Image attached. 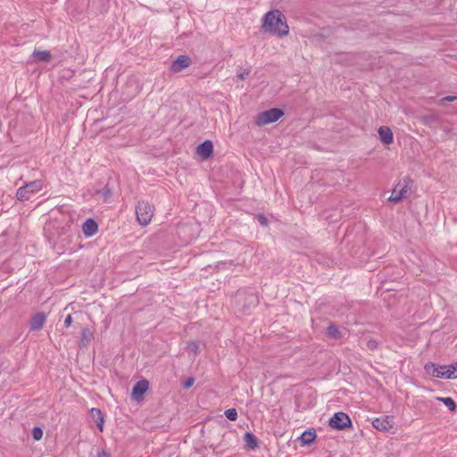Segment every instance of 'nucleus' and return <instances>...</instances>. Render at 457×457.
I'll return each instance as SVG.
<instances>
[{
  "label": "nucleus",
  "instance_id": "f257e3e1",
  "mask_svg": "<svg viewBox=\"0 0 457 457\" xmlns=\"http://www.w3.org/2000/svg\"><path fill=\"white\" fill-rule=\"evenodd\" d=\"M262 29L264 32L285 37L289 32L284 14L278 10L267 12L262 19Z\"/></svg>",
  "mask_w": 457,
  "mask_h": 457
},
{
  "label": "nucleus",
  "instance_id": "f03ea898",
  "mask_svg": "<svg viewBox=\"0 0 457 457\" xmlns=\"http://www.w3.org/2000/svg\"><path fill=\"white\" fill-rule=\"evenodd\" d=\"M411 180L408 179H404L402 181H399L395 187H394L389 201L397 203L403 198H406L411 194Z\"/></svg>",
  "mask_w": 457,
  "mask_h": 457
},
{
  "label": "nucleus",
  "instance_id": "7ed1b4c3",
  "mask_svg": "<svg viewBox=\"0 0 457 457\" xmlns=\"http://www.w3.org/2000/svg\"><path fill=\"white\" fill-rule=\"evenodd\" d=\"M43 188V182L39 179L27 183L21 187L16 193V196L20 201L29 200L30 196Z\"/></svg>",
  "mask_w": 457,
  "mask_h": 457
},
{
  "label": "nucleus",
  "instance_id": "20e7f679",
  "mask_svg": "<svg viewBox=\"0 0 457 457\" xmlns=\"http://www.w3.org/2000/svg\"><path fill=\"white\" fill-rule=\"evenodd\" d=\"M138 222L145 226L149 224L154 215V207L147 202H138L136 209Z\"/></svg>",
  "mask_w": 457,
  "mask_h": 457
},
{
  "label": "nucleus",
  "instance_id": "39448f33",
  "mask_svg": "<svg viewBox=\"0 0 457 457\" xmlns=\"http://www.w3.org/2000/svg\"><path fill=\"white\" fill-rule=\"evenodd\" d=\"M352 424L351 419L347 414L345 412H337L335 413L330 420H329V426L332 428L337 429V430H343L348 427H350Z\"/></svg>",
  "mask_w": 457,
  "mask_h": 457
},
{
  "label": "nucleus",
  "instance_id": "423d86ee",
  "mask_svg": "<svg viewBox=\"0 0 457 457\" xmlns=\"http://www.w3.org/2000/svg\"><path fill=\"white\" fill-rule=\"evenodd\" d=\"M372 425L379 431L389 432L394 428V420L389 416L376 418L373 420Z\"/></svg>",
  "mask_w": 457,
  "mask_h": 457
},
{
  "label": "nucleus",
  "instance_id": "0eeeda50",
  "mask_svg": "<svg viewBox=\"0 0 457 457\" xmlns=\"http://www.w3.org/2000/svg\"><path fill=\"white\" fill-rule=\"evenodd\" d=\"M192 63L191 59L187 55H179L171 63L170 71L174 73L180 72L184 69L189 67Z\"/></svg>",
  "mask_w": 457,
  "mask_h": 457
},
{
  "label": "nucleus",
  "instance_id": "6e6552de",
  "mask_svg": "<svg viewBox=\"0 0 457 457\" xmlns=\"http://www.w3.org/2000/svg\"><path fill=\"white\" fill-rule=\"evenodd\" d=\"M149 387V383L145 379L139 380L136 383L132 389L131 397L134 400L138 401L142 398L144 394L147 391Z\"/></svg>",
  "mask_w": 457,
  "mask_h": 457
},
{
  "label": "nucleus",
  "instance_id": "1a4fd4ad",
  "mask_svg": "<svg viewBox=\"0 0 457 457\" xmlns=\"http://www.w3.org/2000/svg\"><path fill=\"white\" fill-rule=\"evenodd\" d=\"M213 151V145L212 141L206 140L201 145H199L196 148V154L203 159H208Z\"/></svg>",
  "mask_w": 457,
  "mask_h": 457
},
{
  "label": "nucleus",
  "instance_id": "9d476101",
  "mask_svg": "<svg viewBox=\"0 0 457 457\" xmlns=\"http://www.w3.org/2000/svg\"><path fill=\"white\" fill-rule=\"evenodd\" d=\"M378 137H379L380 141L384 145H388L393 143L394 136H393V132H392V130H391V129L389 127L381 126L378 129Z\"/></svg>",
  "mask_w": 457,
  "mask_h": 457
},
{
  "label": "nucleus",
  "instance_id": "9b49d317",
  "mask_svg": "<svg viewBox=\"0 0 457 457\" xmlns=\"http://www.w3.org/2000/svg\"><path fill=\"white\" fill-rule=\"evenodd\" d=\"M424 370L428 375L437 378H443V366H438L435 363L428 362L425 364Z\"/></svg>",
  "mask_w": 457,
  "mask_h": 457
},
{
  "label": "nucleus",
  "instance_id": "f8f14e48",
  "mask_svg": "<svg viewBox=\"0 0 457 457\" xmlns=\"http://www.w3.org/2000/svg\"><path fill=\"white\" fill-rule=\"evenodd\" d=\"M82 230L85 236L92 237L96 234L98 226L94 220L88 219L84 222Z\"/></svg>",
  "mask_w": 457,
  "mask_h": 457
},
{
  "label": "nucleus",
  "instance_id": "ddd939ff",
  "mask_svg": "<svg viewBox=\"0 0 457 457\" xmlns=\"http://www.w3.org/2000/svg\"><path fill=\"white\" fill-rule=\"evenodd\" d=\"M46 321V315L42 312L35 314L30 320V329L38 330L42 328Z\"/></svg>",
  "mask_w": 457,
  "mask_h": 457
},
{
  "label": "nucleus",
  "instance_id": "4468645a",
  "mask_svg": "<svg viewBox=\"0 0 457 457\" xmlns=\"http://www.w3.org/2000/svg\"><path fill=\"white\" fill-rule=\"evenodd\" d=\"M443 378L454 379L457 378V362L452 365H443Z\"/></svg>",
  "mask_w": 457,
  "mask_h": 457
},
{
  "label": "nucleus",
  "instance_id": "2eb2a0df",
  "mask_svg": "<svg viewBox=\"0 0 457 457\" xmlns=\"http://www.w3.org/2000/svg\"><path fill=\"white\" fill-rule=\"evenodd\" d=\"M280 117L281 116H256L254 122L258 126H264L276 122Z\"/></svg>",
  "mask_w": 457,
  "mask_h": 457
},
{
  "label": "nucleus",
  "instance_id": "dca6fc26",
  "mask_svg": "<svg viewBox=\"0 0 457 457\" xmlns=\"http://www.w3.org/2000/svg\"><path fill=\"white\" fill-rule=\"evenodd\" d=\"M244 441L250 449L253 450L258 446L257 437L251 432L245 434Z\"/></svg>",
  "mask_w": 457,
  "mask_h": 457
},
{
  "label": "nucleus",
  "instance_id": "f3484780",
  "mask_svg": "<svg viewBox=\"0 0 457 457\" xmlns=\"http://www.w3.org/2000/svg\"><path fill=\"white\" fill-rule=\"evenodd\" d=\"M33 56L37 61L49 62L51 60V54L46 50H35Z\"/></svg>",
  "mask_w": 457,
  "mask_h": 457
},
{
  "label": "nucleus",
  "instance_id": "a211bd4d",
  "mask_svg": "<svg viewBox=\"0 0 457 457\" xmlns=\"http://www.w3.org/2000/svg\"><path fill=\"white\" fill-rule=\"evenodd\" d=\"M90 413L92 417L96 420L98 428L102 431L104 428V418L102 416L100 409L92 408L90 410Z\"/></svg>",
  "mask_w": 457,
  "mask_h": 457
},
{
  "label": "nucleus",
  "instance_id": "6ab92c4d",
  "mask_svg": "<svg viewBox=\"0 0 457 457\" xmlns=\"http://www.w3.org/2000/svg\"><path fill=\"white\" fill-rule=\"evenodd\" d=\"M94 337L93 331L88 328H84L81 331V340L82 342L88 343Z\"/></svg>",
  "mask_w": 457,
  "mask_h": 457
},
{
  "label": "nucleus",
  "instance_id": "aec40b11",
  "mask_svg": "<svg viewBox=\"0 0 457 457\" xmlns=\"http://www.w3.org/2000/svg\"><path fill=\"white\" fill-rule=\"evenodd\" d=\"M186 349L187 352L196 355L199 353V344L196 341H190L187 343Z\"/></svg>",
  "mask_w": 457,
  "mask_h": 457
},
{
  "label": "nucleus",
  "instance_id": "412c9836",
  "mask_svg": "<svg viewBox=\"0 0 457 457\" xmlns=\"http://www.w3.org/2000/svg\"><path fill=\"white\" fill-rule=\"evenodd\" d=\"M224 414L229 420L234 421L237 419V411L234 408L226 410Z\"/></svg>",
  "mask_w": 457,
  "mask_h": 457
},
{
  "label": "nucleus",
  "instance_id": "4be33fe9",
  "mask_svg": "<svg viewBox=\"0 0 457 457\" xmlns=\"http://www.w3.org/2000/svg\"><path fill=\"white\" fill-rule=\"evenodd\" d=\"M451 411H454L455 403L451 397H442L439 398Z\"/></svg>",
  "mask_w": 457,
  "mask_h": 457
},
{
  "label": "nucleus",
  "instance_id": "5701e85b",
  "mask_svg": "<svg viewBox=\"0 0 457 457\" xmlns=\"http://www.w3.org/2000/svg\"><path fill=\"white\" fill-rule=\"evenodd\" d=\"M327 333L328 336L334 337V338H337L338 337V329L335 326V325H330L327 328Z\"/></svg>",
  "mask_w": 457,
  "mask_h": 457
},
{
  "label": "nucleus",
  "instance_id": "b1692460",
  "mask_svg": "<svg viewBox=\"0 0 457 457\" xmlns=\"http://www.w3.org/2000/svg\"><path fill=\"white\" fill-rule=\"evenodd\" d=\"M43 434V430L39 427H35L32 430L33 438L37 441L42 439Z\"/></svg>",
  "mask_w": 457,
  "mask_h": 457
},
{
  "label": "nucleus",
  "instance_id": "393cba45",
  "mask_svg": "<svg viewBox=\"0 0 457 457\" xmlns=\"http://www.w3.org/2000/svg\"><path fill=\"white\" fill-rule=\"evenodd\" d=\"M259 114H285V113L282 109L271 108L270 110L263 111V112H260Z\"/></svg>",
  "mask_w": 457,
  "mask_h": 457
},
{
  "label": "nucleus",
  "instance_id": "a878e982",
  "mask_svg": "<svg viewBox=\"0 0 457 457\" xmlns=\"http://www.w3.org/2000/svg\"><path fill=\"white\" fill-rule=\"evenodd\" d=\"M302 439L306 444L311 443L314 439V435L311 432H304L302 436Z\"/></svg>",
  "mask_w": 457,
  "mask_h": 457
},
{
  "label": "nucleus",
  "instance_id": "bb28decb",
  "mask_svg": "<svg viewBox=\"0 0 457 457\" xmlns=\"http://www.w3.org/2000/svg\"><path fill=\"white\" fill-rule=\"evenodd\" d=\"M456 99H457V96H446V97L441 98L440 103H441V104H445V103L453 102Z\"/></svg>",
  "mask_w": 457,
  "mask_h": 457
},
{
  "label": "nucleus",
  "instance_id": "cd10ccee",
  "mask_svg": "<svg viewBox=\"0 0 457 457\" xmlns=\"http://www.w3.org/2000/svg\"><path fill=\"white\" fill-rule=\"evenodd\" d=\"M98 195L100 197H103L104 201H106L107 198L110 196V191L108 189H104L102 192H98Z\"/></svg>",
  "mask_w": 457,
  "mask_h": 457
},
{
  "label": "nucleus",
  "instance_id": "c85d7f7f",
  "mask_svg": "<svg viewBox=\"0 0 457 457\" xmlns=\"http://www.w3.org/2000/svg\"><path fill=\"white\" fill-rule=\"evenodd\" d=\"M194 382H195V379L193 378H188L185 382H184V387L185 388H189L191 387L193 385H194Z\"/></svg>",
  "mask_w": 457,
  "mask_h": 457
},
{
  "label": "nucleus",
  "instance_id": "c756f323",
  "mask_svg": "<svg viewBox=\"0 0 457 457\" xmlns=\"http://www.w3.org/2000/svg\"><path fill=\"white\" fill-rule=\"evenodd\" d=\"M258 220L259 222L262 225V226H267L268 225V220L265 216L263 215H258Z\"/></svg>",
  "mask_w": 457,
  "mask_h": 457
},
{
  "label": "nucleus",
  "instance_id": "7c9ffc66",
  "mask_svg": "<svg viewBox=\"0 0 457 457\" xmlns=\"http://www.w3.org/2000/svg\"><path fill=\"white\" fill-rule=\"evenodd\" d=\"M249 74H250V70H245L243 72L237 74V77L240 79H245L246 78V76H248Z\"/></svg>",
  "mask_w": 457,
  "mask_h": 457
},
{
  "label": "nucleus",
  "instance_id": "2f4dec72",
  "mask_svg": "<svg viewBox=\"0 0 457 457\" xmlns=\"http://www.w3.org/2000/svg\"><path fill=\"white\" fill-rule=\"evenodd\" d=\"M71 323H72V317L71 314H69L64 320V325L66 328H68L71 325Z\"/></svg>",
  "mask_w": 457,
  "mask_h": 457
},
{
  "label": "nucleus",
  "instance_id": "473e14b6",
  "mask_svg": "<svg viewBox=\"0 0 457 457\" xmlns=\"http://www.w3.org/2000/svg\"><path fill=\"white\" fill-rule=\"evenodd\" d=\"M367 345L370 349H374L377 347V342L374 340H370L368 342Z\"/></svg>",
  "mask_w": 457,
  "mask_h": 457
},
{
  "label": "nucleus",
  "instance_id": "72a5a7b5",
  "mask_svg": "<svg viewBox=\"0 0 457 457\" xmlns=\"http://www.w3.org/2000/svg\"><path fill=\"white\" fill-rule=\"evenodd\" d=\"M96 457H109V455L104 450H99L97 452Z\"/></svg>",
  "mask_w": 457,
  "mask_h": 457
}]
</instances>
